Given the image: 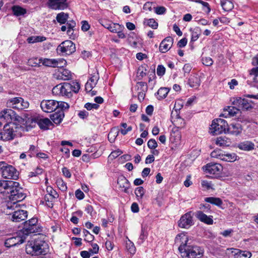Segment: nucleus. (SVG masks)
I'll list each match as a JSON object with an SVG mask.
<instances>
[{"label": "nucleus", "mask_w": 258, "mask_h": 258, "mask_svg": "<svg viewBox=\"0 0 258 258\" xmlns=\"http://www.w3.org/2000/svg\"><path fill=\"white\" fill-rule=\"evenodd\" d=\"M187 242V236L183 233L178 234L175 239V243L180 244L178 250L182 258H201L203 256L204 250L202 248L190 245Z\"/></svg>", "instance_id": "1"}, {"label": "nucleus", "mask_w": 258, "mask_h": 258, "mask_svg": "<svg viewBox=\"0 0 258 258\" xmlns=\"http://www.w3.org/2000/svg\"><path fill=\"white\" fill-rule=\"evenodd\" d=\"M0 192L6 195H9L10 201L18 202L25 198L23 189L20 187L19 183L16 181L7 180L4 189H1Z\"/></svg>", "instance_id": "2"}, {"label": "nucleus", "mask_w": 258, "mask_h": 258, "mask_svg": "<svg viewBox=\"0 0 258 258\" xmlns=\"http://www.w3.org/2000/svg\"><path fill=\"white\" fill-rule=\"evenodd\" d=\"M4 212L7 215H12V220L13 222H19L25 220L28 216L27 211L16 209L18 207L17 202L7 201L3 205Z\"/></svg>", "instance_id": "3"}, {"label": "nucleus", "mask_w": 258, "mask_h": 258, "mask_svg": "<svg viewBox=\"0 0 258 258\" xmlns=\"http://www.w3.org/2000/svg\"><path fill=\"white\" fill-rule=\"evenodd\" d=\"M47 246L44 241L36 239L28 241L26 246V251L27 254L32 255H44L47 253Z\"/></svg>", "instance_id": "4"}, {"label": "nucleus", "mask_w": 258, "mask_h": 258, "mask_svg": "<svg viewBox=\"0 0 258 258\" xmlns=\"http://www.w3.org/2000/svg\"><path fill=\"white\" fill-rule=\"evenodd\" d=\"M40 107L45 112H52L57 109L67 110L69 108V105L64 102H59L54 100H43L40 103Z\"/></svg>", "instance_id": "5"}, {"label": "nucleus", "mask_w": 258, "mask_h": 258, "mask_svg": "<svg viewBox=\"0 0 258 258\" xmlns=\"http://www.w3.org/2000/svg\"><path fill=\"white\" fill-rule=\"evenodd\" d=\"M41 231V227L38 225L37 218L33 217L24 222L23 227L20 232L26 239V237L29 234L36 233H39Z\"/></svg>", "instance_id": "6"}, {"label": "nucleus", "mask_w": 258, "mask_h": 258, "mask_svg": "<svg viewBox=\"0 0 258 258\" xmlns=\"http://www.w3.org/2000/svg\"><path fill=\"white\" fill-rule=\"evenodd\" d=\"M17 127L14 124H7L1 132V140L3 141H9L14 139L16 136Z\"/></svg>", "instance_id": "7"}, {"label": "nucleus", "mask_w": 258, "mask_h": 258, "mask_svg": "<svg viewBox=\"0 0 258 258\" xmlns=\"http://www.w3.org/2000/svg\"><path fill=\"white\" fill-rule=\"evenodd\" d=\"M7 106L18 110L27 108L29 106V103L25 101L21 97H15L10 99L7 102Z\"/></svg>", "instance_id": "8"}, {"label": "nucleus", "mask_w": 258, "mask_h": 258, "mask_svg": "<svg viewBox=\"0 0 258 258\" xmlns=\"http://www.w3.org/2000/svg\"><path fill=\"white\" fill-rule=\"evenodd\" d=\"M70 85L69 83L59 84L54 87L52 90L53 95L70 96Z\"/></svg>", "instance_id": "9"}, {"label": "nucleus", "mask_w": 258, "mask_h": 258, "mask_svg": "<svg viewBox=\"0 0 258 258\" xmlns=\"http://www.w3.org/2000/svg\"><path fill=\"white\" fill-rule=\"evenodd\" d=\"M57 51L62 53L70 55L76 51V46L72 41L66 40L58 46Z\"/></svg>", "instance_id": "10"}, {"label": "nucleus", "mask_w": 258, "mask_h": 258, "mask_svg": "<svg viewBox=\"0 0 258 258\" xmlns=\"http://www.w3.org/2000/svg\"><path fill=\"white\" fill-rule=\"evenodd\" d=\"M203 168L206 173L215 176H219L223 170V167L220 164L214 162L209 163Z\"/></svg>", "instance_id": "11"}, {"label": "nucleus", "mask_w": 258, "mask_h": 258, "mask_svg": "<svg viewBox=\"0 0 258 258\" xmlns=\"http://www.w3.org/2000/svg\"><path fill=\"white\" fill-rule=\"evenodd\" d=\"M1 169L2 176L5 178L16 179L18 177L16 169L12 165H3Z\"/></svg>", "instance_id": "12"}, {"label": "nucleus", "mask_w": 258, "mask_h": 258, "mask_svg": "<svg viewBox=\"0 0 258 258\" xmlns=\"http://www.w3.org/2000/svg\"><path fill=\"white\" fill-rule=\"evenodd\" d=\"M68 0H48L47 5L51 9L64 10L68 7Z\"/></svg>", "instance_id": "13"}, {"label": "nucleus", "mask_w": 258, "mask_h": 258, "mask_svg": "<svg viewBox=\"0 0 258 258\" xmlns=\"http://www.w3.org/2000/svg\"><path fill=\"white\" fill-rule=\"evenodd\" d=\"M25 240L24 236L19 232L16 236L7 238L5 240V245L7 247H11L23 243Z\"/></svg>", "instance_id": "14"}, {"label": "nucleus", "mask_w": 258, "mask_h": 258, "mask_svg": "<svg viewBox=\"0 0 258 258\" xmlns=\"http://www.w3.org/2000/svg\"><path fill=\"white\" fill-rule=\"evenodd\" d=\"M194 224L191 212H189L182 215L178 221L180 228L188 229Z\"/></svg>", "instance_id": "15"}, {"label": "nucleus", "mask_w": 258, "mask_h": 258, "mask_svg": "<svg viewBox=\"0 0 258 258\" xmlns=\"http://www.w3.org/2000/svg\"><path fill=\"white\" fill-rule=\"evenodd\" d=\"M39 60L43 66L53 68H61V66H59V63H65L66 62V60L63 59H50L41 57L39 58Z\"/></svg>", "instance_id": "16"}, {"label": "nucleus", "mask_w": 258, "mask_h": 258, "mask_svg": "<svg viewBox=\"0 0 258 258\" xmlns=\"http://www.w3.org/2000/svg\"><path fill=\"white\" fill-rule=\"evenodd\" d=\"M233 99L232 104L237 106L239 109V110L240 109L247 110L252 108L250 103L244 98L236 97L233 98Z\"/></svg>", "instance_id": "17"}, {"label": "nucleus", "mask_w": 258, "mask_h": 258, "mask_svg": "<svg viewBox=\"0 0 258 258\" xmlns=\"http://www.w3.org/2000/svg\"><path fill=\"white\" fill-rule=\"evenodd\" d=\"M0 117L4 118L8 122H10L12 120H18L16 112L11 109H7L1 112Z\"/></svg>", "instance_id": "18"}, {"label": "nucleus", "mask_w": 258, "mask_h": 258, "mask_svg": "<svg viewBox=\"0 0 258 258\" xmlns=\"http://www.w3.org/2000/svg\"><path fill=\"white\" fill-rule=\"evenodd\" d=\"M173 43V39L169 36L164 38L161 42L159 46V50L162 53H165L172 46Z\"/></svg>", "instance_id": "19"}, {"label": "nucleus", "mask_w": 258, "mask_h": 258, "mask_svg": "<svg viewBox=\"0 0 258 258\" xmlns=\"http://www.w3.org/2000/svg\"><path fill=\"white\" fill-rule=\"evenodd\" d=\"M242 131V125L238 122L231 123L230 125H228L227 129L228 134L235 136L240 135Z\"/></svg>", "instance_id": "20"}, {"label": "nucleus", "mask_w": 258, "mask_h": 258, "mask_svg": "<svg viewBox=\"0 0 258 258\" xmlns=\"http://www.w3.org/2000/svg\"><path fill=\"white\" fill-rule=\"evenodd\" d=\"M196 216L200 221L207 224L211 225L213 223V216H208L201 211H197Z\"/></svg>", "instance_id": "21"}, {"label": "nucleus", "mask_w": 258, "mask_h": 258, "mask_svg": "<svg viewBox=\"0 0 258 258\" xmlns=\"http://www.w3.org/2000/svg\"><path fill=\"white\" fill-rule=\"evenodd\" d=\"M64 110L57 109L55 112L50 115V118L54 123L58 124L61 122L64 116L63 113Z\"/></svg>", "instance_id": "22"}, {"label": "nucleus", "mask_w": 258, "mask_h": 258, "mask_svg": "<svg viewBox=\"0 0 258 258\" xmlns=\"http://www.w3.org/2000/svg\"><path fill=\"white\" fill-rule=\"evenodd\" d=\"M226 130V128L216 123L215 122H212L211 125V133L214 135H219L222 134L223 132L225 133Z\"/></svg>", "instance_id": "23"}, {"label": "nucleus", "mask_w": 258, "mask_h": 258, "mask_svg": "<svg viewBox=\"0 0 258 258\" xmlns=\"http://www.w3.org/2000/svg\"><path fill=\"white\" fill-rule=\"evenodd\" d=\"M33 120L37 122L41 129L44 130H47L48 126L52 124L51 121L47 118L40 119L35 118Z\"/></svg>", "instance_id": "24"}, {"label": "nucleus", "mask_w": 258, "mask_h": 258, "mask_svg": "<svg viewBox=\"0 0 258 258\" xmlns=\"http://www.w3.org/2000/svg\"><path fill=\"white\" fill-rule=\"evenodd\" d=\"M239 111V109L235 106H228L224 110V113L221 114L220 116L227 117L229 116H234Z\"/></svg>", "instance_id": "25"}, {"label": "nucleus", "mask_w": 258, "mask_h": 258, "mask_svg": "<svg viewBox=\"0 0 258 258\" xmlns=\"http://www.w3.org/2000/svg\"><path fill=\"white\" fill-rule=\"evenodd\" d=\"M117 184L122 188V190L127 193L130 184L128 180L124 176H121L118 179Z\"/></svg>", "instance_id": "26"}, {"label": "nucleus", "mask_w": 258, "mask_h": 258, "mask_svg": "<svg viewBox=\"0 0 258 258\" xmlns=\"http://www.w3.org/2000/svg\"><path fill=\"white\" fill-rule=\"evenodd\" d=\"M148 226L145 224H142L141 226V232L139 238L138 239V243L140 244H142L145 239L148 237Z\"/></svg>", "instance_id": "27"}, {"label": "nucleus", "mask_w": 258, "mask_h": 258, "mask_svg": "<svg viewBox=\"0 0 258 258\" xmlns=\"http://www.w3.org/2000/svg\"><path fill=\"white\" fill-rule=\"evenodd\" d=\"M232 252H234L235 258H250L251 253L248 251H243L237 249H233Z\"/></svg>", "instance_id": "28"}, {"label": "nucleus", "mask_w": 258, "mask_h": 258, "mask_svg": "<svg viewBox=\"0 0 258 258\" xmlns=\"http://www.w3.org/2000/svg\"><path fill=\"white\" fill-rule=\"evenodd\" d=\"M238 147L242 150L250 151L254 149V144L250 141H244L239 144Z\"/></svg>", "instance_id": "29"}, {"label": "nucleus", "mask_w": 258, "mask_h": 258, "mask_svg": "<svg viewBox=\"0 0 258 258\" xmlns=\"http://www.w3.org/2000/svg\"><path fill=\"white\" fill-rule=\"evenodd\" d=\"M188 83L191 87H198L200 86V80L196 75H190Z\"/></svg>", "instance_id": "30"}, {"label": "nucleus", "mask_w": 258, "mask_h": 258, "mask_svg": "<svg viewBox=\"0 0 258 258\" xmlns=\"http://www.w3.org/2000/svg\"><path fill=\"white\" fill-rule=\"evenodd\" d=\"M69 14L64 12L58 13L56 17V20L60 25L64 24L68 21Z\"/></svg>", "instance_id": "31"}, {"label": "nucleus", "mask_w": 258, "mask_h": 258, "mask_svg": "<svg viewBox=\"0 0 258 258\" xmlns=\"http://www.w3.org/2000/svg\"><path fill=\"white\" fill-rule=\"evenodd\" d=\"M104 27L108 29L111 32H116L119 30H122L124 28L123 26L120 25L117 23H112L110 24H107Z\"/></svg>", "instance_id": "32"}, {"label": "nucleus", "mask_w": 258, "mask_h": 258, "mask_svg": "<svg viewBox=\"0 0 258 258\" xmlns=\"http://www.w3.org/2000/svg\"><path fill=\"white\" fill-rule=\"evenodd\" d=\"M14 15L16 16H22L27 12L26 10L21 7L19 6H14L12 8Z\"/></svg>", "instance_id": "33"}, {"label": "nucleus", "mask_w": 258, "mask_h": 258, "mask_svg": "<svg viewBox=\"0 0 258 258\" xmlns=\"http://www.w3.org/2000/svg\"><path fill=\"white\" fill-rule=\"evenodd\" d=\"M169 90V88H160L157 92V98L159 100L165 98Z\"/></svg>", "instance_id": "34"}, {"label": "nucleus", "mask_w": 258, "mask_h": 258, "mask_svg": "<svg viewBox=\"0 0 258 258\" xmlns=\"http://www.w3.org/2000/svg\"><path fill=\"white\" fill-rule=\"evenodd\" d=\"M222 160L227 162H234L236 160L237 156L235 153L224 154L221 157Z\"/></svg>", "instance_id": "35"}, {"label": "nucleus", "mask_w": 258, "mask_h": 258, "mask_svg": "<svg viewBox=\"0 0 258 258\" xmlns=\"http://www.w3.org/2000/svg\"><path fill=\"white\" fill-rule=\"evenodd\" d=\"M221 5L225 11H231L234 8L233 4L229 1H221Z\"/></svg>", "instance_id": "36"}, {"label": "nucleus", "mask_w": 258, "mask_h": 258, "mask_svg": "<svg viewBox=\"0 0 258 258\" xmlns=\"http://www.w3.org/2000/svg\"><path fill=\"white\" fill-rule=\"evenodd\" d=\"M119 130L116 128H112L108 135V140L110 143H113L114 142L115 139L118 135Z\"/></svg>", "instance_id": "37"}, {"label": "nucleus", "mask_w": 258, "mask_h": 258, "mask_svg": "<svg viewBox=\"0 0 258 258\" xmlns=\"http://www.w3.org/2000/svg\"><path fill=\"white\" fill-rule=\"evenodd\" d=\"M205 201L217 206H221L223 203L222 201L220 198L215 197L206 198Z\"/></svg>", "instance_id": "38"}, {"label": "nucleus", "mask_w": 258, "mask_h": 258, "mask_svg": "<svg viewBox=\"0 0 258 258\" xmlns=\"http://www.w3.org/2000/svg\"><path fill=\"white\" fill-rule=\"evenodd\" d=\"M70 85V96H72V92L77 93L79 92L80 89V85L78 82L73 81L72 83H69Z\"/></svg>", "instance_id": "39"}, {"label": "nucleus", "mask_w": 258, "mask_h": 258, "mask_svg": "<svg viewBox=\"0 0 258 258\" xmlns=\"http://www.w3.org/2000/svg\"><path fill=\"white\" fill-rule=\"evenodd\" d=\"M135 193L138 200L140 201L145 194V189L142 186L138 187L135 189Z\"/></svg>", "instance_id": "40"}, {"label": "nucleus", "mask_w": 258, "mask_h": 258, "mask_svg": "<svg viewBox=\"0 0 258 258\" xmlns=\"http://www.w3.org/2000/svg\"><path fill=\"white\" fill-rule=\"evenodd\" d=\"M56 184L58 187L62 191H65L67 189L66 183L62 179H58L56 181Z\"/></svg>", "instance_id": "41"}, {"label": "nucleus", "mask_w": 258, "mask_h": 258, "mask_svg": "<svg viewBox=\"0 0 258 258\" xmlns=\"http://www.w3.org/2000/svg\"><path fill=\"white\" fill-rule=\"evenodd\" d=\"M120 125L123 128L120 130L122 135H125L128 132L132 130V127L131 126H127L126 123H121Z\"/></svg>", "instance_id": "42"}, {"label": "nucleus", "mask_w": 258, "mask_h": 258, "mask_svg": "<svg viewBox=\"0 0 258 258\" xmlns=\"http://www.w3.org/2000/svg\"><path fill=\"white\" fill-rule=\"evenodd\" d=\"M41 61L37 58H32L28 60L27 64L31 67H39Z\"/></svg>", "instance_id": "43"}, {"label": "nucleus", "mask_w": 258, "mask_h": 258, "mask_svg": "<svg viewBox=\"0 0 258 258\" xmlns=\"http://www.w3.org/2000/svg\"><path fill=\"white\" fill-rule=\"evenodd\" d=\"M228 142L227 139L221 137L217 138L216 141V144L221 147L228 146L227 143Z\"/></svg>", "instance_id": "44"}, {"label": "nucleus", "mask_w": 258, "mask_h": 258, "mask_svg": "<svg viewBox=\"0 0 258 258\" xmlns=\"http://www.w3.org/2000/svg\"><path fill=\"white\" fill-rule=\"evenodd\" d=\"M99 79V74L97 72L91 75V77H90L88 81L92 83V85H93L96 86Z\"/></svg>", "instance_id": "45"}, {"label": "nucleus", "mask_w": 258, "mask_h": 258, "mask_svg": "<svg viewBox=\"0 0 258 258\" xmlns=\"http://www.w3.org/2000/svg\"><path fill=\"white\" fill-rule=\"evenodd\" d=\"M223 153L220 150H215L211 153V156L213 158H219L222 160V156H223Z\"/></svg>", "instance_id": "46"}, {"label": "nucleus", "mask_w": 258, "mask_h": 258, "mask_svg": "<svg viewBox=\"0 0 258 258\" xmlns=\"http://www.w3.org/2000/svg\"><path fill=\"white\" fill-rule=\"evenodd\" d=\"M202 61L203 64L206 66H211L213 63V59L210 57H203Z\"/></svg>", "instance_id": "47"}, {"label": "nucleus", "mask_w": 258, "mask_h": 258, "mask_svg": "<svg viewBox=\"0 0 258 258\" xmlns=\"http://www.w3.org/2000/svg\"><path fill=\"white\" fill-rule=\"evenodd\" d=\"M147 25L154 29L158 28V24L154 19H149L147 20Z\"/></svg>", "instance_id": "48"}, {"label": "nucleus", "mask_w": 258, "mask_h": 258, "mask_svg": "<svg viewBox=\"0 0 258 258\" xmlns=\"http://www.w3.org/2000/svg\"><path fill=\"white\" fill-rule=\"evenodd\" d=\"M61 75V79L64 80H69L72 77L70 72L68 70L63 71Z\"/></svg>", "instance_id": "49"}, {"label": "nucleus", "mask_w": 258, "mask_h": 258, "mask_svg": "<svg viewBox=\"0 0 258 258\" xmlns=\"http://www.w3.org/2000/svg\"><path fill=\"white\" fill-rule=\"evenodd\" d=\"M212 122H215L216 123L220 125L221 126H224L227 129L228 126V124L227 122L223 119L222 118H217L213 120Z\"/></svg>", "instance_id": "50"}, {"label": "nucleus", "mask_w": 258, "mask_h": 258, "mask_svg": "<svg viewBox=\"0 0 258 258\" xmlns=\"http://www.w3.org/2000/svg\"><path fill=\"white\" fill-rule=\"evenodd\" d=\"M126 247L128 251L132 254H134L136 252V247L134 243L130 240H128V242L126 243Z\"/></svg>", "instance_id": "51"}, {"label": "nucleus", "mask_w": 258, "mask_h": 258, "mask_svg": "<svg viewBox=\"0 0 258 258\" xmlns=\"http://www.w3.org/2000/svg\"><path fill=\"white\" fill-rule=\"evenodd\" d=\"M201 185L203 187L206 188L207 189H212V183L211 181H208L207 180H203L201 181Z\"/></svg>", "instance_id": "52"}, {"label": "nucleus", "mask_w": 258, "mask_h": 258, "mask_svg": "<svg viewBox=\"0 0 258 258\" xmlns=\"http://www.w3.org/2000/svg\"><path fill=\"white\" fill-rule=\"evenodd\" d=\"M53 200V197L48 194L46 195L44 197V200L47 203V205L49 207H53V204L52 202Z\"/></svg>", "instance_id": "53"}, {"label": "nucleus", "mask_w": 258, "mask_h": 258, "mask_svg": "<svg viewBox=\"0 0 258 258\" xmlns=\"http://www.w3.org/2000/svg\"><path fill=\"white\" fill-rule=\"evenodd\" d=\"M165 73V68L163 65H158L157 68V74L158 76H163Z\"/></svg>", "instance_id": "54"}, {"label": "nucleus", "mask_w": 258, "mask_h": 258, "mask_svg": "<svg viewBox=\"0 0 258 258\" xmlns=\"http://www.w3.org/2000/svg\"><path fill=\"white\" fill-rule=\"evenodd\" d=\"M154 10L155 12L158 15H163L166 11V9L163 6L155 7Z\"/></svg>", "instance_id": "55"}, {"label": "nucleus", "mask_w": 258, "mask_h": 258, "mask_svg": "<svg viewBox=\"0 0 258 258\" xmlns=\"http://www.w3.org/2000/svg\"><path fill=\"white\" fill-rule=\"evenodd\" d=\"M147 145L149 149H155L157 147V143L155 139H150L149 140Z\"/></svg>", "instance_id": "56"}, {"label": "nucleus", "mask_w": 258, "mask_h": 258, "mask_svg": "<svg viewBox=\"0 0 258 258\" xmlns=\"http://www.w3.org/2000/svg\"><path fill=\"white\" fill-rule=\"evenodd\" d=\"M176 121V124L178 125V128H183L185 126V122L183 119L181 118L180 117L177 118Z\"/></svg>", "instance_id": "57"}, {"label": "nucleus", "mask_w": 258, "mask_h": 258, "mask_svg": "<svg viewBox=\"0 0 258 258\" xmlns=\"http://www.w3.org/2000/svg\"><path fill=\"white\" fill-rule=\"evenodd\" d=\"M99 105L96 103H87L85 105V107L88 110H90L92 109H97L99 107Z\"/></svg>", "instance_id": "58"}, {"label": "nucleus", "mask_w": 258, "mask_h": 258, "mask_svg": "<svg viewBox=\"0 0 258 258\" xmlns=\"http://www.w3.org/2000/svg\"><path fill=\"white\" fill-rule=\"evenodd\" d=\"M47 192L48 193V195L51 196L54 199L58 197V195L51 187L47 188Z\"/></svg>", "instance_id": "59"}, {"label": "nucleus", "mask_w": 258, "mask_h": 258, "mask_svg": "<svg viewBox=\"0 0 258 258\" xmlns=\"http://www.w3.org/2000/svg\"><path fill=\"white\" fill-rule=\"evenodd\" d=\"M192 1L195 2L196 3H197L201 4V5H203V6L207 8V13H209L210 12L211 9L210 8L209 4L208 3L204 2L202 0H192Z\"/></svg>", "instance_id": "60"}, {"label": "nucleus", "mask_w": 258, "mask_h": 258, "mask_svg": "<svg viewBox=\"0 0 258 258\" xmlns=\"http://www.w3.org/2000/svg\"><path fill=\"white\" fill-rule=\"evenodd\" d=\"M122 153V152L119 150L112 151L109 155V158H110L111 159H114L121 155Z\"/></svg>", "instance_id": "61"}, {"label": "nucleus", "mask_w": 258, "mask_h": 258, "mask_svg": "<svg viewBox=\"0 0 258 258\" xmlns=\"http://www.w3.org/2000/svg\"><path fill=\"white\" fill-rule=\"evenodd\" d=\"M42 173V169L37 167L34 171H32L29 173V176L32 177L36 176L38 175L41 174Z\"/></svg>", "instance_id": "62"}, {"label": "nucleus", "mask_w": 258, "mask_h": 258, "mask_svg": "<svg viewBox=\"0 0 258 258\" xmlns=\"http://www.w3.org/2000/svg\"><path fill=\"white\" fill-rule=\"evenodd\" d=\"M146 69L143 66L139 67L137 74L139 76L143 77L146 75Z\"/></svg>", "instance_id": "63"}, {"label": "nucleus", "mask_w": 258, "mask_h": 258, "mask_svg": "<svg viewBox=\"0 0 258 258\" xmlns=\"http://www.w3.org/2000/svg\"><path fill=\"white\" fill-rule=\"evenodd\" d=\"M29 151L31 152L30 156L31 157L34 156L35 154L37 155V153H38V149L34 145H31L29 148Z\"/></svg>", "instance_id": "64"}]
</instances>
